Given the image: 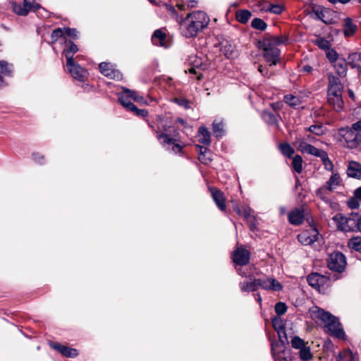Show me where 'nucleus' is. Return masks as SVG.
I'll return each instance as SVG.
<instances>
[{"mask_svg": "<svg viewBox=\"0 0 361 361\" xmlns=\"http://www.w3.org/2000/svg\"><path fill=\"white\" fill-rule=\"evenodd\" d=\"M288 40L285 35H267L258 42L263 57L269 66H276L280 61L281 51L277 47L286 44Z\"/></svg>", "mask_w": 361, "mask_h": 361, "instance_id": "f257e3e1", "label": "nucleus"}, {"mask_svg": "<svg viewBox=\"0 0 361 361\" xmlns=\"http://www.w3.org/2000/svg\"><path fill=\"white\" fill-rule=\"evenodd\" d=\"M209 18L203 11H197L187 15L180 23L181 34L186 38L195 37L199 32L207 27Z\"/></svg>", "mask_w": 361, "mask_h": 361, "instance_id": "f03ea898", "label": "nucleus"}, {"mask_svg": "<svg viewBox=\"0 0 361 361\" xmlns=\"http://www.w3.org/2000/svg\"><path fill=\"white\" fill-rule=\"evenodd\" d=\"M328 79L327 101L335 111H341L344 105L342 98L343 85L340 79L332 74L328 75Z\"/></svg>", "mask_w": 361, "mask_h": 361, "instance_id": "7ed1b4c3", "label": "nucleus"}, {"mask_svg": "<svg viewBox=\"0 0 361 361\" xmlns=\"http://www.w3.org/2000/svg\"><path fill=\"white\" fill-rule=\"evenodd\" d=\"M312 314L314 317L321 319L324 322L327 331L331 336L338 338H345V332L337 317L321 308H318L317 310L312 311Z\"/></svg>", "mask_w": 361, "mask_h": 361, "instance_id": "20e7f679", "label": "nucleus"}, {"mask_svg": "<svg viewBox=\"0 0 361 361\" xmlns=\"http://www.w3.org/2000/svg\"><path fill=\"white\" fill-rule=\"evenodd\" d=\"M334 220L337 224L339 230L344 232H360L361 233V214L351 212L347 216L336 214Z\"/></svg>", "mask_w": 361, "mask_h": 361, "instance_id": "39448f33", "label": "nucleus"}, {"mask_svg": "<svg viewBox=\"0 0 361 361\" xmlns=\"http://www.w3.org/2000/svg\"><path fill=\"white\" fill-rule=\"evenodd\" d=\"M186 63L190 67L185 72L197 75L198 80H200L202 77L201 71L206 70L209 66L205 59L195 54L189 56Z\"/></svg>", "mask_w": 361, "mask_h": 361, "instance_id": "423d86ee", "label": "nucleus"}, {"mask_svg": "<svg viewBox=\"0 0 361 361\" xmlns=\"http://www.w3.org/2000/svg\"><path fill=\"white\" fill-rule=\"evenodd\" d=\"M326 263L330 270L337 273L343 272L347 265L345 256L338 251L331 253L326 259Z\"/></svg>", "mask_w": 361, "mask_h": 361, "instance_id": "0eeeda50", "label": "nucleus"}, {"mask_svg": "<svg viewBox=\"0 0 361 361\" xmlns=\"http://www.w3.org/2000/svg\"><path fill=\"white\" fill-rule=\"evenodd\" d=\"M128 89H124L122 93L118 94V101L128 111L134 112L135 115L145 117L147 116L148 112L145 109H137L132 102L130 95L128 93Z\"/></svg>", "mask_w": 361, "mask_h": 361, "instance_id": "6e6552de", "label": "nucleus"}, {"mask_svg": "<svg viewBox=\"0 0 361 361\" xmlns=\"http://www.w3.org/2000/svg\"><path fill=\"white\" fill-rule=\"evenodd\" d=\"M340 135L343 137L348 147L353 149L361 143V135L355 132L351 127L343 128L339 130Z\"/></svg>", "mask_w": 361, "mask_h": 361, "instance_id": "1a4fd4ad", "label": "nucleus"}, {"mask_svg": "<svg viewBox=\"0 0 361 361\" xmlns=\"http://www.w3.org/2000/svg\"><path fill=\"white\" fill-rule=\"evenodd\" d=\"M157 137L166 150L171 151L175 154L181 152V146L176 142V140L170 137L169 135L157 132Z\"/></svg>", "mask_w": 361, "mask_h": 361, "instance_id": "9d476101", "label": "nucleus"}, {"mask_svg": "<svg viewBox=\"0 0 361 361\" xmlns=\"http://www.w3.org/2000/svg\"><path fill=\"white\" fill-rule=\"evenodd\" d=\"M250 259V252L243 247H237L233 255L232 259L235 264L239 267H243L249 263Z\"/></svg>", "mask_w": 361, "mask_h": 361, "instance_id": "9b49d317", "label": "nucleus"}, {"mask_svg": "<svg viewBox=\"0 0 361 361\" xmlns=\"http://www.w3.org/2000/svg\"><path fill=\"white\" fill-rule=\"evenodd\" d=\"M319 238V232L315 228L303 231L298 235V241L304 245H310Z\"/></svg>", "mask_w": 361, "mask_h": 361, "instance_id": "f8f14e48", "label": "nucleus"}, {"mask_svg": "<svg viewBox=\"0 0 361 361\" xmlns=\"http://www.w3.org/2000/svg\"><path fill=\"white\" fill-rule=\"evenodd\" d=\"M272 326L277 332L279 341L282 345L288 343V338L284 327L283 321L280 317H276L272 319Z\"/></svg>", "mask_w": 361, "mask_h": 361, "instance_id": "ddd939ff", "label": "nucleus"}, {"mask_svg": "<svg viewBox=\"0 0 361 361\" xmlns=\"http://www.w3.org/2000/svg\"><path fill=\"white\" fill-rule=\"evenodd\" d=\"M66 66L68 72L73 78L82 82L87 78V71L80 65L75 63L74 61H72L71 64L66 62Z\"/></svg>", "mask_w": 361, "mask_h": 361, "instance_id": "4468645a", "label": "nucleus"}, {"mask_svg": "<svg viewBox=\"0 0 361 361\" xmlns=\"http://www.w3.org/2000/svg\"><path fill=\"white\" fill-rule=\"evenodd\" d=\"M258 286L264 290H271L274 291H279L282 289L283 286L277 280L273 278H267L264 279H259Z\"/></svg>", "mask_w": 361, "mask_h": 361, "instance_id": "2eb2a0df", "label": "nucleus"}, {"mask_svg": "<svg viewBox=\"0 0 361 361\" xmlns=\"http://www.w3.org/2000/svg\"><path fill=\"white\" fill-rule=\"evenodd\" d=\"M327 281V278L318 273L310 274L307 276V282L310 286L320 291Z\"/></svg>", "mask_w": 361, "mask_h": 361, "instance_id": "dca6fc26", "label": "nucleus"}, {"mask_svg": "<svg viewBox=\"0 0 361 361\" xmlns=\"http://www.w3.org/2000/svg\"><path fill=\"white\" fill-rule=\"evenodd\" d=\"M49 345L66 357H75L78 355L76 349L62 345L59 343L50 342Z\"/></svg>", "mask_w": 361, "mask_h": 361, "instance_id": "f3484780", "label": "nucleus"}, {"mask_svg": "<svg viewBox=\"0 0 361 361\" xmlns=\"http://www.w3.org/2000/svg\"><path fill=\"white\" fill-rule=\"evenodd\" d=\"M288 219L290 224L298 226L304 221L305 210L302 208L296 207L288 213Z\"/></svg>", "mask_w": 361, "mask_h": 361, "instance_id": "a211bd4d", "label": "nucleus"}, {"mask_svg": "<svg viewBox=\"0 0 361 361\" xmlns=\"http://www.w3.org/2000/svg\"><path fill=\"white\" fill-rule=\"evenodd\" d=\"M99 68L100 72L106 77L116 80L121 79V73L118 71L114 70L111 66L108 63H101L99 66Z\"/></svg>", "mask_w": 361, "mask_h": 361, "instance_id": "6ab92c4d", "label": "nucleus"}, {"mask_svg": "<svg viewBox=\"0 0 361 361\" xmlns=\"http://www.w3.org/2000/svg\"><path fill=\"white\" fill-rule=\"evenodd\" d=\"M211 195L216 206L221 211L226 210V199L224 193L216 188H210Z\"/></svg>", "mask_w": 361, "mask_h": 361, "instance_id": "aec40b11", "label": "nucleus"}, {"mask_svg": "<svg viewBox=\"0 0 361 361\" xmlns=\"http://www.w3.org/2000/svg\"><path fill=\"white\" fill-rule=\"evenodd\" d=\"M347 174L349 177L361 179V164L355 161H350L348 163Z\"/></svg>", "mask_w": 361, "mask_h": 361, "instance_id": "412c9836", "label": "nucleus"}, {"mask_svg": "<svg viewBox=\"0 0 361 361\" xmlns=\"http://www.w3.org/2000/svg\"><path fill=\"white\" fill-rule=\"evenodd\" d=\"M336 361H359V357L356 353L345 349L338 354Z\"/></svg>", "mask_w": 361, "mask_h": 361, "instance_id": "4be33fe9", "label": "nucleus"}, {"mask_svg": "<svg viewBox=\"0 0 361 361\" xmlns=\"http://www.w3.org/2000/svg\"><path fill=\"white\" fill-rule=\"evenodd\" d=\"M68 47L63 49V54L65 55L67 62L68 64H71L73 59V54L78 51V48L75 44H74L72 41H67Z\"/></svg>", "mask_w": 361, "mask_h": 361, "instance_id": "5701e85b", "label": "nucleus"}, {"mask_svg": "<svg viewBox=\"0 0 361 361\" xmlns=\"http://www.w3.org/2000/svg\"><path fill=\"white\" fill-rule=\"evenodd\" d=\"M152 42L156 46L167 47L166 44V35L161 30L154 31L152 36Z\"/></svg>", "mask_w": 361, "mask_h": 361, "instance_id": "b1692460", "label": "nucleus"}, {"mask_svg": "<svg viewBox=\"0 0 361 361\" xmlns=\"http://www.w3.org/2000/svg\"><path fill=\"white\" fill-rule=\"evenodd\" d=\"M341 184V179L339 174L337 172H333L330 178L326 182L325 185L329 192H331Z\"/></svg>", "mask_w": 361, "mask_h": 361, "instance_id": "393cba45", "label": "nucleus"}, {"mask_svg": "<svg viewBox=\"0 0 361 361\" xmlns=\"http://www.w3.org/2000/svg\"><path fill=\"white\" fill-rule=\"evenodd\" d=\"M220 51L226 58L234 56L235 47L228 41H224L220 44Z\"/></svg>", "mask_w": 361, "mask_h": 361, "instance_id": "a878e982", "label": "nucleus"}, {"mask_svg": "<svg viewBox=\"0 0 361 361\" xmlns=\"http://www.w3.org/2000/svg\"><path fill=\"white\" fill-rule=\"evenodd\" d=\"M271 355L275 360H283V361H288L286 357H284L283 355L284 354L283 346H280L279 343H271Z\"/></svg>", "mask_w": 361, "mask_h": 361, "instance_id": "bb28decb", "label": "nucleus"}, {"mask_svg": "<svg viewBox=\"0 0 361 361\" xmlns=\"http://www.w3.org/2000/svg\"><path fill=\"white\" fill-rule=\"evenodd\" d=\"M348 64L353 68H357L361 73V52H355L349 55Z\"/></svg>", "mask_w": 361, "mask_h": 361, "instance_id": "cd10ccee", "label": "nucleus"}, {"mask_svg": "<svg viewBox=\"0 0 361 361\" xmlns=\"http://www.w3.org/2000/svg\"><path fill=\"white\" fill-rule=\"evenodd\" d=\"M317 148L304 140L300 141L298 145V150L302 153L314 155L317 152Z\"/></svg>", "mask_w": 361, "mask_h": 361, "instance_id": "c85d7f7f", "label": "nucleus"}, {"mask_svg": "<svg viewBox=\"0 0 361 361\" xmlns=\"http://www.w3.org/2000/svg\"><path fill=\"white\" fill-rule=\"evenodd\" d=\"M357 30V25L350 18H346L343 23V32L345 36L353 35Z\"/></svg>", "mask_w": 361, "mask_h": 361, "instance_id": "c756f323", "label": "nucleus"}, {"mask_svg": "<svg viewBox=\"0 0 361 361\" xmlns=\"http://www.w3.org/2000/svg\"><path fill=\"white\" fill-rule=\"evenodd\" d=\"M198 141L206 145H209L211 142L210 133L204 126H202L199 128Z\"/></svg>", "mask_w": 361, "mask_h": 361, "instance_id": "7c9ffc66", "label": "nucleus"}, {"mask_svg": "<svg viewBox=\"0 0 361 361\" xmlns=\"http://www.w3.org/2000/svg\"><path fill=\"white\" fill-rule=\"evenodd\" d=\"M239 285L240 290L243 292H252L258 290L259 288L257 279H255L250 282H240Z\"/></svg>", "mask_w": 361, "mask_h": 361, "instance_id": "2f4dec72", "label": "nucleus"}, {"mask_svg": "<svg viewBox=\"0 0 361 361\" xmlns=\"http://www.w3.org/2000/svg\"><path fill=\"white\" fill-rule=\"evenodd\" d=\"M61 39L63 42H67L66 36H64V28H57L51 34V42L56 43L58 40Z\"/></svg>", "mask_w": 361, "mask_h": 361, "instance_id": "473e14b6", "label": "nucleus"}, {"mask_svg": "<svg viewBox=\"0 0 361 361\" xmlns=\"http://www.w3.org/2000/svg\"><path fill=\"white\" fill-rule=\"evenodd\" d=\"M251 16V12L246 9L238 10L235 13V18L237 20L243 24L247 23Z\"/></svg>", "mask_w": 361, "mask_h": 361, "instance_id": "72a5a7b5", "label": "nucleus"}, {"mask_svg": "<svg viewBox=\"0 0 361 361\" xmlns=\"http://www.w3.org/2000/svg\"><path fill=\"white\" fill-rule=\"evenodd\" d=\"M348 247L361 253V236H354L350 238L348 241Z\"/></svg>", "mask_w": 361, "mask_h": 361, "instance_id": "f704fd0d", "label": "nucleus"}, {"mask_svg": "<svg viewBox=\"0 0 361 361\" xmlns=\"http://www.w3.org/2000/svg\"><path fill=\"white\" fill-rule=\"evenodd\" d=\"M348 63L345 60H338L336 62L334 67L336 73L340 77H345L347 73V65Z\"/></svg>", "mask_w": 361, "mask_h": 361, "instance_id": "c9c22d12", "label": "nucleus"}, {"mask_svg": "<svg viewBox=\"0 0 361 361\" xmlns=\"http://www.w3.org/2000/svg\"><path fill=\"white\" fill-rule=\"evenodd\" d=\"M283 101L286 104L292 107L298 106L302 101L300 97L293 94H286L284 96Z\"/></svg>", "mask_w": 361, "mask_h": 361, "instance_id": "e433bc0d", "label": "nucleus"}, {"mask_svg": "<svg viewBox=\"0 0 361 361\" xmlns=\"http://www.w3.org/2000/svg\"><path fill=\"white\" fill-rule=\"evenodd\" d=\"M213 133L217 138H221L224 135V131L222 121L214 120L213 123Z\"/></svg>", "mask_w": 361, "mask_h": 361, "instance_id": "4c0bfd02", "label": "nucleus"}, {"mask_svg": "<svg viewBox=\"0 0 361 361\" xmlns=\"http://www.w3.org/2000/svg\"><path fill=\"white\" fill-rule=\"evenodd\" d=\"M279 148L281 154L288 158L292 157L295 153L294 149L288 143H281Z\"/></svg>", "mask_w": 361, "mask_h": 361, "instance_id": "58836bf2", "label": "nucleus"}, {"mask_svg": "<svg viewBox=\"0 0 361 361\" xmlns=\"http://www.w3.org/2000/svg\"><path fill=\"white\" fill-rule=\"evenodd\" d=\"M236 270L240 276L245 278H251L254 274L255 267L253 266H249L248 267H237Z\"/></svg>", "mask_w": 361, "mask_h": 361, "instance_id": "ea45409f", "label": "nucleus"}, {"mask_svg": "<svg viewBox=\"0 0 361 361\" xmlns=\"http://www.w3.org/2000/svg\"><path fill=\"white\" fill-rule=\"evenodd\" d=\"M299 357L302 361H309L312 359L313 355L308 345L299 350Z\"/></svg>", "mask_w": 361, "mask_h": 361, "instance_id": "a19ab883", "label": "nucleus"}, {"mask_svg": "<svg viewBox=\"0 0 361 361\" xmlns=\"http://www.w3.org/2000/svg\"><path fill=\"white\" fill-rule=\"evenodd\" d=\"M291 346L296 350H300L301 348L306 346L308 343L305 342L303 339L300 338L298 336H294L291 337L290 339Z\"/></svg>", "mask_w": 361, "mask_h": 361, "instance_id": "79ce46f5", "label": "nucleus"}, {"mask_svg": "<svg viewBox=\"0 0 361 361\" xmlns=\"http://www.w3.org/2000/svg\"><path fill=\"white\" fill-rule=\"evenodd\" d=\"M302 163H303V161H302L301 156L295 155V157H293L292 167L296 173H302Z\"/></svg>", "mask_w": 361, "mask_h": 361, "instance_id": "37998d69", "label": "nucleus"}, {"mask_svg": "<svg viewBox=\"0 0 361 361\" xmlns=\"http://www.w3.org/2000/svg\"><path fill=\"white\" fill-rule=\"evenodd\" d=\"M262 118L266 123L271 125L276 124L278 121L277 116L267 111H264L262 113Z\"/></svg>", "mask_w": 361, "mask_h": 361, "instance_id": "c03bdc74", "label": "nucleus"}, {"mask_svg": "<svg viewBox=\"0 0 361 361\" xmlns=\"http://www.w3.org/2000/svg\"><path fill=\"white\" fill-rule=\"evenodd\" d=\"M12 8L13 12L20 16H26L29 13L28 9L24 5L22 6L16 2L12 3Z\"/></svg>", "mask_w": 361, "mask_h": 361, "instance_id": "a18cd8bd", "label": "nucleus"}, {"mask_svg": "<svg viewBox=\"0 0 361 361\" xmlns=\"http://www.w3.org/2000/svg\"><path fill=\"white\" fill-rule=\"evenodd\" d=\"M308 130L316 135H322L326 132V128L322 124L312 125Z\"/></svg>", "mask_w": 361, "mask_h": 361, "instance_id": "49530a36", "label": "nucleus"}, {"mask_svg": "<svg viewBox=\"0 0 361 361\" xmlns=\"http://www.w3.org/2000/svg\"><path fill=\"white\" fill-rule=\"evenodd\" d=\"M251 25L253 28L261 31L266 30L267 27V23L263 20L258 18H255L252 20Z\"/></svg>", "mask_w": 361, "mask_h": 361, "instance_id": "de8ad7c7", "label": "nucleus"}, {"mask_svg": "<svg viewBox=\"0 0 361 361\" xmlns=\"http://www.w3.org/2000/svg\"><path fill=\"white\" fill-rule=\"evenodd\" d=\"M207 150V148L200 146V154L199 155V160L205 165L209 164L212 161V159L207 157L205 154Z\"/></svg>", "mask_w": 361, "mask_h": 361, "instance_id": "09e8293b", "label": "nucleus"}, {"mask_svg": "<svg viewBox=\"0 0 361 361\" xmlns=\"http://www.w3.org/2000/svg\"><path fill=\"white\" fill-rule=\"evenodd\" d=\"M329 192L325 185H324L322 187H320L316 190L317 196L324 201L328 200L327 195L329 194Z\"/></svg>", "mask_w": 361, "mask_h": 361, "instance_id": "8fccbe9b", "label": "nucleus"}, {"mask_svg": "<svg viewBox=\"0 0 361 361\" xmlns=\"http://www.w3.org/2000/svg\"><path fill=\"white\" fill-rule=\"evenodd\" d=\"M315 44L324 50H328L331 47L330 42L324 37L317 38L315 41Z\"/></svg>", "mask_w": 361, "mask_h": 361, "instance_id": "3c124183", "label": "nucleus"}, {"mask_svg": "<svg viewBox=\"0 0 361 361\" xmlns=\"http://www.w3.org/2000/svg\"><path fill=\"white\" fill-rule=\"evenodd\" d=\"M23 4L29 11H37L40 8L39 4L36 3V0H23Z\"/></svg>", "mask_w": 361, "mask_h": 361, "instance_id": "603ef678", "label": "nucleus"}, {"mask_svg": "<svg viewBox=\"0 0 361 361\" xmlns=\"http://www.w3.org/2000/svg\"><path fill=\"white\" fill-rule=\"evenodd\" d=\"M287 311V306L284 302H279L275 305V312L279 317L284 314Z\"/></svg>", "mask_w": 361, "mask_h": 361, "instance_id": "864d4df0", "label": "nucleus"}, {"mask_svg": "<svg viewBox=\"0 0 361 361\" xmlns=\"http://www.w3.org/2000/svg\"><path fill=\"white\" fill-rule=\"evenodd\" d=\"M269 12L274 14H281L284 10V7L281 4H271L269 6Z\"/></svg>", "mask_w": 361, "mask_h": 361, "instance_id": "5fc2aeb1", "label": "nucleus"}, {"mask_svg": "<svg viewBox=\"0 0 361 361\" xmlns=\"http://www.w3.org/2000/svg\"><path fill=\"white\" fill-rule=\"evenodd\" d=\"M0 69L2 73L7 75H10L12 71L8 63L5 61H0Z\"/></svg>", "mask_w": 361, "mask_h": 361, "instance_id": "6e6d98bb", "label": "nucleus"}, {"mask_svg": "<svg viewBox=\"0 0 361 361\" xmlns=\"http://www.w3.org/2000/svg\"><path fill=\"white\" fill-rule=\"evenodd\" d=\"M326 57L331 62H336L338 55L335 50L329 48L328 50H326Z\"/></svg>", "mask_w": 361, "mask_h": 361, "instance_id": "4d7b16f0", "label": "nucleus"}, {"mask_svg": "<svg viewBox=\"0 0 361 361\" xmlns=\"http://www.w3.org/2000/svg\"><path fill=\"white\" fill-rule=\"evenodd\" d=\"M347 204L350 209H357L360 207V200L353 195L348 200Z\"/></svg>", "mask_w": 361, "mask_h": 361, "instance_id": "13d9d810", "label": "nucleus"}, {"mask_svg": "<svg viewBox=\"0 0 361 361\" xmlns=\"http://www.w3.org/2000/svg\"><path fill=\"white\" fill-rule=\"evenodd\" d=\"M128 95H130L131 99L135 102H142L144 101V98L142 96H140L137 92L128 90Z\"/></svg>", "mask_w": 361, "mask_h": 361, "instance_id": "bf43d9fd", "label": "nucleus"}, {"mask_svg": "<svg viewBox=\"0 0 361 361\" xmlns=\"http://www.w3.org/2000/svg\"><path fill=\"white\" fill-rule=\"evenodd\" d=\"M174 102L186 109H188L190 107L189 101L185 98H176Z\"/></svg>", "mask_w": 361, "mask_h": 361, "instance_id": "052dcab7", "label": "nucleus"}, {"mask_svg": "<svg viewBox=\"0 0 361 361\" xmlns=\"http://www.w3.org/2000/svg\"><path fill=\"white\" fill-rule=\"evenodd\" d=\"M314 156L319 157L322 163L329 159L328 154L325 151L319 149H317V152L314 154Z\"/></svg>", "mask_w": 361, "mask_h": 361, "instance_id": "680f3d73", "label": "nucleus"}, {"mask_svg": "<svg viewBox=\"0 0 361 361\" xmlns=\"http://www.w3.org/2000/svg\"><path fill=\"white\" fill-rule=\"evenodd\" d=\"M77 30L75 28H69V27H65L64 28V36H68L73 38L77 37Z\"/></svg>", "mask_w": 361, "mask_h": 361, "instance_id": "e2e57ef3", "label": "nucleus"}, {"mask_svg": "<svg viewBox=\"0 0 361 361\" xmlns=\"http://www.w3.org/2000/svg\"><path fill=\"white\" fill-rule=\"evenodd\" d=\"M257 5L260 11L269 12V10L267 8H269V6H270L269 3L267 1H259Z\"/></svg>", "mask_w": 361, "mask_h": 361, "instance_id": "0e129e2a", "label": "nucleus"}, {"mask_svg": "<svg viewBox=\"0 0 361 361\" xmlns=\"http://www.w3.org/2000/svg\"><path fill=\"white\" fill-rule=\"evenodd\" d=\"M258 71L264 77L270 78V76L271 75L269 73L268 68L266 67H263L262 65H259L258 66Z\"/></svg>", "mask_w": 361, "mask_h": 361, "instance_id": "69168bd1", "label": "nucleus"}, {"mask_svg": "<svg viewBox=\"0 0 361 361\" xmlns=\"http://www.w3.org/2000/svg\"><path fill=\"white\" fill-rule=\"evenodd\" d=\"M323 164L326 170L334 172V164L329 159L323 162Z\"/></svg>", "mask_w": 361, "mask_h": 361, "instance_id": "338daca9", "label": "nucleus"}, {"mask_svg": "<svg viewBox=\"0 0 361 361\" xmlns=\"http://www.w3.org/2000/svg\"><path fill=\"white\" fill-rule=\"evenodd\" d=\"M351 128L355 132L360 133L361 132V120L352 124Z\"/></svg>", "mask_w": 361, "mask_h": 361, "instance_id": "774afa93", "label": "nucleus"}]
</instances>
